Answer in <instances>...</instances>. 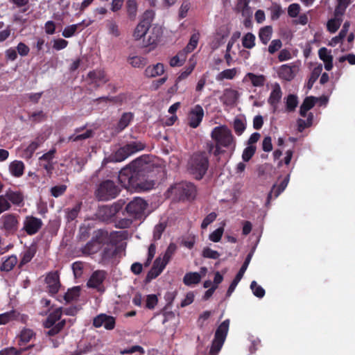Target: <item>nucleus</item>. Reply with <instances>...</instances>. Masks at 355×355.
<instances>
[{
  "instance_id": "nucleus-1",
  "label": "nucleus",
  "mask_w": 355,
  "mask_h": 355,
  "mask_svg": "<svg viewBox=\"0 0 355 355\" xmlns=\"http://www.w3.org/2000/svg\"><path fill=\"white\" fill-rule=\"evenodd\" d=\"M153 168V164L150 162L148 156H140L119 171V182L128 189L137 192L148 191L155 185V182L149 178Z\"/></svg>"
},
{
  "instance_id": "nucleus-2",
  "label": "nucleus",
  "mask_w": 355,
  "mask_h": 355,
  "mask_svg": "<svg viewBox=\"0 0 355 355\" xmlns=\"http://www.w3.org/2000/svg\"><path fill=\"white\" fill-rule=\"evenodd\" d=\"M119 232H109L105 229H98L94 231L91 239L81 248L85 255H92L99 252L104 245H116L117 241L114 237Z\"/></svg>"
},
{
  "instance_id": "nucleus-3",
  "label": "nucleus",
  "mask_w": 355,
  "mask_h": 355,
  "mask_svg": "<svg viewBox=\"0 0 355 355\" xmlns=\"http://www.w3.org/2000/svg\"><path fill=\"white\" fill-rule=\"evenodd\" d=\"M211 137L216 143V148L214 150V155L218 157L225 153L226 148L234 151L236 148V139L230 129L226 125H219L215 127L211 132Z\"/></svg>"
},
{
  "instance_id": "nucleus-4",
  "label": "nucleus",
  "mask_w": 355,
  "mask_h": 355,
  "mask_svg": "<svg viewBox=\"0 0 355 355\" xmlns=\"http://www.w3.org/2000/svg\"><path fill=\"white\" fill-rule=\"evenodd\" d=\"M209 166V157L205 151L194 153L188 162L189 173L198 180L202 179L208 170Z\"/></svg>"
},
{
  "instance_id": "nucleus-5",
  "label": "nucleus",
  "mask_w": 355,
  "mask_h": 355,
  "mask_svg": "<svg viewBox=\"0 0 355 355\" xmlns=\"http://www.w3.org/2000/svg\"><path fill=\"white\" fill-rule=\"evenodd\" d=\"M146 148V144L141 141H135L127 143L120 147L110 156L112 162H121L130 155L143 150Z\"/></svg>"
},
{
  "instance_id": "nucleus-6",
  "label": "nucleus",
  "mask_w": 355,
  "mask_h": 355,
  "mask_svg": "<svg viewBox=\"0 0 355 355\" xmlns=\"http://www.w3.org/2000/svg\"><path fill=\"white\" fill-rule=\"evenodd\" d=\"M120 191V189L114 181L106 180L98 185L95 196L99 201H108L116 198Z\"/></svg>"
},
{
  "instance_id": "nucleus-7",
  "label": "nucleus",
  "mask_w": 355,
  "mask_h": 355,
  "mask_svg": "<svg viewBox=\"0 0 355 355\" xmlns=\"http://www.w3.org/2000/svg\"><path fill=\"white\" fill-rule=\"evenodd\" d=\"M180 200L193 199L196 194V188L191 182H181L171 187L168 190Z\"/></svg>"
},
{
  "instance_id": "nucleus-8",
  "label": "nucleus",
  "mask_w": 355,
  "mask_h": 355,
  "mask_svg": "<svg viewBox=\"0 0 355 355\" xmlns=\"http://www.w3.org/2000/svg\"><path fill=\"white\" fill-rule=\"evenodd\" d=\"M19 216L15 214H6L0 218V229L6 236L15 235L19 228Z\"/></svg>"
},
{
  "instance_id": "nucleus-9",
  "label": "nucleus",
  "mask_w": 355,
  "mask_h": 355,
  "mask_svg": "<svg viewBox=\"0 0 355 355\" xmlns=\"http://www.w3.org/2000/svg\"><path fill=\"white\" fill-rule=\"evenodd\" d=\"M148 203L141 198H135L125 207L128 214L134 219H141L146 217L145 211Z\"/></svg>"
},
{
  "instance_id": "nucleus-10",
  "label": "nucleus",
  "mask_w": 355,
  "mask_h": 355,
  "mask_svg": "<svg viewBox=\"0 0 355 355\" xmlns=\"http://www.w3.org/2000/svg\"><path fill=\"white\" fill-rule=\"evenodd\" d=\"M43 226L41 218L33 215H27L24 217L22 227L20 232L26 233L28 236H33L37 234Z\"/></svg>"
},
{
  "instance_id": "nucleus-11",
  "label": "nucleus",
  "mask_w": 355,
  "mask_h": 355,
  "mask_svg": "<svg viewBox=\"0 0 355 355\" xmlns=\"http://www.w3.org/2000/svg\"><path fill=\"white\" fill-rule=\"evenodd\" d=\"M252 254H253V252H250L246 257L243 265L241 266V268L239 269L238 273L236 274V275L235 276V277L234 278V279L232 280V283L230 284L228 289H227V293H226V296L227 297H230V295H232V293L234 292V291L235 290L236 286L238 285L239 282L241 281V279L243 278V275H244V273L246 271L248 267V265L251 261V259L252 257Z\"/></svg>"
},
{
  "instance_id": "nucleus-12",
  "label": "nucleus",
  "mask_w": 355,
  "mask_h": 355,
  "mask_svg": "<svg viewBox=\"0 0 355 355\" xmlns=\"http://www.w3.org/2000/svg\"><path fill=\"white\" fill-rule=\"evenodd\" d=\"M92 324L96 328H99L103 326L107 330H112L115 327L116 319L112 315H108L105 313H101L93 319Z\"/></svg>"
},
{
  "instance_id": "nucleus-13",
  "label": "nucleus",
  "mask_w": 355,
  "mask_h": 355,
  "mask_svg": "<svg viewBox=\"0 0 355 355\" xmlns=\"http://www.w3.org/2000/svg\"><path fill=\"white\" fill-rule=\"evenodd\" d=\"M204 110L201 105H195L188 115V124L192 128H198L202 121Z\"/></svg>"
},
{
  "instance_id": "nucleus-14",
  "label": "nucleus",
  "mask_w": 355,
  "mask_h": 355,
  "mask_svg": "<svg viewBox=\"0 0 355 355\" xmlns=\"http://www.w3.org/2000/svg\"><path fill=\"white\" fill-rule=\"evenodd\" d=\"M120 251V248L116 245H105L100 254V263L105 265L115 257Z\"/></svg>"
},
{
  "instance_id": "nucleus-15",
  "label": "nucleus",
  "mask_w": 355,
  "mask_h": 355,
  "mask_svg": "<svg viewBox=\"0 0 355 355\" xmlns=\"http://www.w3.org/2000/svg\"><path fill=\"white\" fill-rule=\"evenodd\" d=\"M87 77L91 80L90 83L94 84L96 88L99 87L101 84H105L109 80L105 71L102 69H95L89 71Z\"/></svg>"
},
{
  "instance_id": "nucleus-16",
  "label": "nucleus",
  "mask_w": 355,
  "mask_h": 355,
  "mask_svg": "<svg viewBox=\"0 0 355 355\" xmlns=\"http://www.w3.org/2000/svg\"><path fill=\"white\" fill-rule=\"evenodd\" d=\"M45 282L48 285L49 292L51 295H55L58 292L60 283L58 271L49 272L45 279Z\"/></svg>"
},
{
  "instance_id": "nucleus-17",
  "label": "nucleus",
  "mask_w": 355,
  "mask_h": 355,
  "mask_svg": "<svg viewBox=\"0 0 355 355\" xmlns=\"http://www.w3.org/2000/svg\"><path fill=\"white\" fill-rule=\"evenodd\" d=\"M166 265L167 263H166L160 257L156 258L151 269L147 274V280H151L157 277L164 270Z\"/></svg>"
},
{
  "instance_id": "nucleus-18",
  "label": "nucleus",
  "mask_w": 355,
  "mask_h": 355,
  "mask_svg": "<svg viewBox=\"0 0 355 355\" xmlns=\"http://www.w3.org/2000/svg\"><path fill=\"white\" fill-rule=\"evenodd\" d=\"M282 96V92L280 86L277 84L273 87L272 90L270 94V96L268 99V103L270 105L272 108V112H275L278 107V103H279Z\"/></svg>"
},
{
  "instance_id": "nucleus-19",
  "label": "nucleus",
  "mask_w": 355,
  "mask_h": 355,
  "mask_svg": "<svg viewBox=\"0 0 355 355\" xmlns=\"http://www.w3.org/2000/svg\"><path fill=\"white\" fill-rule=\"evenodd\" d=\"M55 153V149L50 150L40 158V162H44V163L42 164V166L49 175H51L54 169L53 159L54 158Z\"/></svg>"
},
{
  "instance_id": "nucleus-20",
  "label": "nucleus",
  "mask_w": 355,
  "mask_h": 355,
  "mask_svg": "<svg viewBox=\"0 0 355 355\" xmlns=\"http://www.w3.org/2000/svg\"><path fill=\"white\" fill-rule=\"evenodd\" d=\"M6 199L13 205L21 207L24 205V195L20 191L8 190L3 195Z\"/></svg>"
},
{
  "instance_id": "nucleus-21",
  "label": "nucleus",
  "mask_w": 355,
  "mask_h": 355,
  "mask_svg": "<svg viewBox=\"0 0 355 355\" xmlns=\"http://www.w3.org/2000/svg\"><path fill=\"white\" fill-rule=\"evenodd\" d=\"M105 278V271L96 270L93 272L87 282V285L89 288H98L103 284Z\"/></svg>"
},
{
  "instance_id": "nucleus-22",
  "label": "nucleus",
  "mask_w": 355,
  "mask_h": 355,
  "mask_svg": "<svg viewBox=\"0 0 355 355\" xmlns=\"http://www.w3.org/2000/svg\"><path fill=\"white\" fill-rule=\"evenodd\" d=\"M318 55L324 64V69L327 71H330L333 68V56L331 54V51L325 47H322L318 51Z\"/></svg>"
},
{
  "instance_id": "nucleus-23",
  "label": "nucleus",
  "mask_w": 355,
  "mask_h": 355,
  "mask_svg": "<svg viewBox=\"0 0 355 355\" xmlns=\"http://www.w3.org/2000/svg\"><path fill=\"white\" fill-rule=\"evenodd\" d=\"M164 71V64L159 62L156 64L148 66L144 71V75L147 78H155L162 75Z\"/></svg>"
},
{
  "instance_id": "nucleus-24",
  "label": "nucleus",
  "mask_w": 355,
  "mask_h": 355,
  "mask_svg": "<svg viewBox=\"0 0 355 355\" xmlns=\"http://www.w3.org/2000/svg\"><path fill=\"white\" fill-rule=\"evenodd\" d=\"M295 66H290L288 64L282 65L278 71L279 77L286 81L292 80L295 76Z\"/></svg>"
},
{
  "instance_id": "nucleus-25",
  "label": "nucleus",
  "mask_w": 355,
  "mask_h": 355,
  "mask_svg": "<svg viewBox=\"0 0 355 355\" xmlns=\"http://www.w3.org/2000/svg\"><path fill=\"white\" fill-rule=\"evenodd\" d=\"M230 322L229 319L225 320L216 329L214 338L225 343L229 330Z\"/></svg>"
},
{
  "instance_id": "nucleus-26",
  "label": "nucleus",
  "mask_w": 355,
  "mask_h": 355,
  "mask_svg": "<svg viewBox=\"0 0 355 355\" xmlns=\"http://www.w3.org/2000/svg\"><path fill=\"white\" fill-rule=\"evenodd\" d=\"M18 261L16 255H10L2 258V262L0 264V270L3 272H10L17 265Z\"/></svg>"
},
{
  "instance_id": "nucleus-27",
  "label": "nucleus",
  "mask_w": 355,
  "mask_h": 355,
  "mask_svg": "<svg viewBox=\"0 0 355 355\" xmlns=\"http://www.w3.org/2000/svg\"><path fill=\"white\" fill-rule=\"evenodd\" d=\"M250 1V0H237L235 6L236 12L241 13L244 17H250L252 12L249 6Z\"/></svg>"
},
{
  "instance_id": "nucleus-28",
  "label": "nucleus",
  "mask_w": 355,
  "mask_h": 355,
  "mask_svg": "<svg viewBox=\"0 0 355 355\" xmlns=\"http://www.w3.org/2000/svg\"><path fill=\"white\" fill-rule=\"evenodd\" d=\"M318 101V98L314 96H307L306 97L300 108V114L302 117H306L307 115V112L313 108L316 102Z\"/></svg>"
},
{
  "instance_id": "nucleus-29",
  "label": "nucleus",
  "mask_w": 355,
  "mask_h": 355,
  "mask_svg": "<svg viewBox=\"0 0 355 355\" xmlns=\"http://www.w3.org/2000/svg\"><path fill=\"white\" fill-rule=\"evenodd\" d=\"M161 35L162 34L159 28H153L146 40L144 39V45L145 46H152L150 49H154L159 42Z\"/></svg>"
},
{
  "instance_id": "nucleus-30",
  "label": "nucleus",
  "mask_w": 355,
  "mask_h": 355,
  "mask_svg": "<svg viewBox=\"0 0 355 355\" xmlns=\"http://www.w3.org/2000/svg\"><path fill=\"white\" fill-rule=\"evenodd\" d=\"M238 98L237 91L233 89H225L220 98L223 103L227 105H234Z\"/></svg>"
},
{
  "instance_id": "nucleus-31",
  "label": "nucleus",
  "mask_w": 355,
  "mask_h": 355,
  "mask_svg": "<svg viewBox=\"0 0 355 355\" xmlns=\"http://www.w3.org/2000/svg\"><path fill=\"white\" fill-rule=\"evenodd\" d=\"M25 169V165L22 161L15 160L9 165V171L11 175L15 178H19L23 175Z\"/></svg>"
},
{
  "instance_id": "nucleus-32",
  "label": "nucleus",
  "mask_w": 355,
  "mask_h": 355,
  "mask_svg": "<svg viewBox=\"0 0 355 355\" xmlns=\"http://www.w3.org/2000/svg\"><path fill=\"white\" fill-rule=\"evenodd\" d=\"M249 80L254 87H263L265 85L266 78L265 76L260 74L257 75L253 73H248L245 78L244 81Z\"/></svg>"
},
{
  "instance_id": "nucleus-33",
  "label": "nucleus",
  "mask_w": 355,
  "mask_h": 355,
  "mask_svg": "<svg viewBox=\"0 0 355 355\" xmlns=\"http://www.w3.org/2000/svg\"><path fill=\"white\" fill-rule=\"evenodd\" d=\"M62 314V308H58L50 313L44 322V327L50 328L53 327L61 318Z\"/></svg>"
},
{
  "instance_id": "nucleus-34",
  "label": "nucleus",
  "mask_w": 355,
  "mask_h": 355,
  "mask_svg": "<svg viewBox=\"0 0 355 355\" xmlns=\"http://www.w3.org/2000/svg\"><path fill=\"white\" fill-rule=\"evenodd\" d=\"M134 115L132 112H124L116 125L117 132H121L126 128L132 121Z\"/></svg>"
},
{
  "instance_id": "nucleus-35",
  "label": "nucleus",
  "mask_w": 355,
  "mask_h": 355,
  "mask_svg": "<svg viewBox=\"0 0 355 355\" xmlns=\"http://www.w3.org/2000/svg\"><path fill=\"white\" fill-rule=\"evenodd\" d=\"M128 62L135 68H143L148 64V59L139 55H130Z\"/></svg>"
},
{
  "instance_id": "nucleus-36",
  "label": "nucleus",
  "mask_w": 355,
  "mask_h": 355,
  "mask_svg": "<svg viewBox=\"0 0 355 355\" xmlns=\"http://www.w3.org/2000/svg\"><path fill=\"white\" fill-rule=\"evenodd\" d=\"M150 27V26L144 24V22H141L139 21V24H137L133 32V37L135 39V40H139L141 37H144L146 35Z\"/></svg>"
},
{
  "instance_id": "nucleus-37",
  "label": "nucleus",
  "mask_w": 355,
  "mask_h": 355,
  "mask_svg": "<svg viewBox=\"0 0 355 355\" xmlns=\"http://www.w3.org/2000/svg\"><path fill=\"white\" fill-rule=\"evenodd\" d=\"M322 71V66L321 64H318L312 70L310 77L306 83V87L308 89H311L313 87V84L318 80Z\"/></svg>"
},
{
  "instance_id": "nucleus-38",
  "label": "nucleus",
  "mask_w": 355,
  "mask_h": 355,
  "mask_svg": "<svg viewBox=\"0 0 355 355\" xmlns=\"http://www.w3.org/2000/svg\"><path fill=\"white\" fill-rule=\"evenodd\" d=\"M35 336V334L32 329L24 328L19 336V345H22L28 343Z\"/></svg>"
},
{
  "instance_id": "nucleus-39",
  "label": "nucleus",
  "mask_w": 355,
  "mask_h": 355,
  "mask_svg": "<svg viewBox=\"0 0 355 355\" xmlns=\"http://www.w3.org/2000/svg\"><path fill=\"white\" fill-rule=\"evenodd\" d=\"M186 58L187 53H185V51H184L183 50L180 51L177 53V55H175L170 59L169 64L172 67H180L183 65L186 60Z\"/></svg>"
},
{
  "instance_id": "nucleus-40",
  "label": "nucleus",
  "mask_w": 355,
  "mask_h": 355,
  "mask_svg": "<svg viewBox=\"0 0 355 355\" xmlns=\"http://www.w3.org/2000/svg\"><path fill=\"white\" fill-rule=\"evenodd\" d=\"M82 207V202L77 203L72 208L65 209L66 218L68 222L74 220L78 216Z\"/></svg>"
},
{
  "instance_id": "nucleus-41",
  "label": "nucleus",
  "mask_w": 355,
  "mask_h": 355,
  "mask_svg": "<svg viewBox=\"0 0 355 355\" xmlns=\"http://www.w3.org/2000/svg\"><path fill=\"white\" fill-rule=\"evenodd\" d=\"M272 33V28L270 26L261 28L259 32V37L263 44H266L270 40Z\"/></svg>"
},
{
  "instance_id": "nucleus-42",
  "label": "nucleus",
  "mask_w": 355,
  "mask_h": 355,
  "mask_svg": "<svg viewBox=\"0 0 355 355\" xmlns=\"http://www.w3.org/2000/svg\"><path fill=\"white\" fill-rule=\"evenodd\" d=\"M201 277L198 272H187L183 278V282L187 286L197 284L200 282Z\"/></svg>"
},
{
  "instance_id": "nucleus-43",
  "label": "nucleus",
  "mask_w": 355,
  "mask_h": 355,
  "mask_svg": "<svg viewBox=\"0 0 355 355\" xmlns=\"http://www.w3.org/2000/svg\"><path fill=\"white\" fill-rule=\"evenodd\" d=\"M126 10L129 18L134 20L137 12V3L136 0H126Z\"/></svg>"
},
{
  "instance_id": "nucleus-44",
  "label": "nucleus",
  "mask_w": 355,
  "mask_h": 355,
  "mask_svg": "<svg viewBox=\"0 0 355 355\" xmlns=\"http://www.w3.org/2000/svg\"><path fill=\"white\" fill-rule=\"evenodd\" d=\"M200 39V33H195L191 35L189 42L187 46L183 49L184 51L187 54L192 52L197 46Z\"/></svg>"
},
{
  "instance_id": "nucleus-45",
  "label": "nucleus",
  "mask_w": 355,
  "mask_h": 355,
  "mask_svg": "<svg viewBox=\"0 0 355 355\" xmlns=\"http://www.w3.org/2000/svg\"><path fill=\"white\" fill-rule=\"evenodd\" d=\"M298 105L297 96L295 94L288 95L286 101V109L288 112H291L295 110Z\"/></svg>"
},
{
  "instance_id": "nucleus-46",
  "label": "nucleus",
  "mask_w": 355,
  "mask_h": 355,
  "mask_svg": "<svg viewBox=\"0 0 355 355\" xmlns=\"http://www.w3.org/2000/svg\"><path fill=\"white\" fill-rule=\"evenodd\" d=\"M255 40L254 34L248 33L242 38V45L245 49H251L255 46Z\"/></svg>"
},
{
  "instance_id": "nucleus-47",
  "label": "nucleus",
  "mask_w": 355,
  "mask_h": 355,
  "mask_svg": "<svg viewBox=\"0 0 355 355\" xmlns=\"http://www.w3.org/2000/svg\"><path fill=\"white\" fill-rule=\"evenodd\" d=\"M288 183V176L286 177L277 188H275V186L273 187L271 191L269 193L268 196V200H270L272 193H274L275 197L277 198L286 189Z\"/></svg>"
},
{
  "instance_id": "nucleus-48",
  "label": "nucleus",
  "mask_w": 355,
  "mask_h": 355,
  "mask_svg": "<svg viewBox=\"0 0 355 355\" xmlns=\"http://www.w3.org/2000/svg\"><path fill=\"white\" fill-rule=\"evenodd\" d=\"M47 116L42 110L33 112L28 114L29 120L34 123L42 122L46 120Z\"/></svg>"
},
{
  "instance_id": "nucleus-49",
  "label": "nucleus",
  "mask_w": 355,
  "mask_h": 355,
  "mask_svg": "<svg viewBox=\"0 0 355 355\" xmlns=\"http://www.w3.org/2000/svg\"><path fill=\"white\" fill-rule=\"evenodd\" d=\"M349 27V22H347V21L345 22L338 35L334 37L331 40V42L334 44V45L341 42L343 41V40L346 37Z\"/></svg>"
},
{
  "instance_id": "nucleus-50",
  "label": "nucleus",
  "mask_w": 355,
  "mask_h": 355,
  "mask_svg": "<svg viewBox=\"0 0 355 355\" xmlns=\"http://www.w3.org/2000/svg\"><path fill=\"white\" fill-rule=\"evenodd\" d=\"M93 131L92 130H87L84 133L78 135L75 133L69 137V141H78L85 140L92 137Z\"/></svg>"
},
{
  "instance_id": "nucleus-51",
  "label": "nucleus",
  "mask_w": 355,
  "mask_h": 355,
  "mask_svg": "<svg viewBox=\"0 0 355 355\" xmlns=\"http://www.w3.org/2000/svg\"><path fill=\"white\" fill-rule=\"evenodd\" d=\"M269 10L270 11V19L272 21L277 20L283 12L281 6L277 3H272Z\"/></svg>"
},
{
  "instance_id": "nucleus-52",
  "label": "nucleus",
  "mask_w": 355,
  "mask_h": 355,
  "mask_svg": "<svg viewBox=\"0 0 355 355\" xmlns=\"http://www.w3.org/2000/svg\"><path fill=\"white\" fill-rule=\"evenodd\" d=\"M80 26L81 24H76L66 26L62 31V36L66 38H69L72 37L73 35H74L76 32L79 29Z\"/></svg>"
},
{
  "instance_id": "nucleus-53",
  "label": "nucleus",
  "mask_w": 355,
  "mask_h": 355,
  "mask_svg": "<svg viewBox=\"0 0 355 355\" xmlns=\"http://www.w3.org/2000/svg\"><path fill=\"white\" fill-rule=\"evenodd\" d=\"M66 321L65 320H62L58 322L57 324H55L53 327H50L49 330L46 332V334L49 336H54L59 334L61 330L64 328L65 326Z\"/></svg>"
},
{
  "instance_id": "nucleus-54",
  "label": "nucleus",
  "mask_w": 355,
  "mask_h": 355,
  "mask_svg": "<svg viewBox=\"0 0 355 355\" xmlns=\"http://www.w3.org/2000/svg\"><path fill=\"white\" fill-rule=\"evenodd\" d=\"M341 24V20L338 18H333L329 19L327 24V30L331 33H336L340 28Z\"/></svg>"
},
{
  "instance_id": "nucleus-55",
  "label": "nucleus",
  "mask_w": 355,
  "mask_h": 355,
  "mask_svg": "<svg viewBox=\"0 0 355 355\" xmlns=\"http://www.w3.org/2000/svg\"><path fill=\"white\" fill-rule=\"evenodd\" d=\"M80 294V289L78 287L75 286L71 289H69L64 294V298L67 302H71L76 300Z\"/></svg>"
},
{
  "instance_id": "nucleus-56",
  "label": "nucleus",
  "mask_w": 355,
  "mask_h": 355,
  "mask_svg": "<svg viewBox=\"0 0 355 355\" xmlns=\"http://www.w3.org/2000/svg\"><path fill=\"white\" fill-rule=\"evenodd\" d=\"M233 127L235 133L237 135H241L244 130H245V124L243 121L242 119L239 118H236L234 121Z\"/></svg>"
},
{
  "instance_id": "nucleus-57",
  "label": "nucleus",
  "mask_w": 355,
  "mask_h": 355,
  "mask_svg": "<svg viewBox=\"0 0 355 355\" xmlns=\"http://www.w3.org/2000/svg\"><path fill=\"white\" fill-rule=\"evenodd\" d=\"M250 288L253 294L259 298H262L265 295V290L261 286H259L255 281L251 282Z\"/></svg>"
},
{
  "instance_id": "nucleus-58",
  "label": "nucleus",
  "mask_w": 355,
  "mask_h": 355,
  "mask_svg": "<svg viewBox=\"0 0 355 355\" xmlns=\"http://www.w3.org/2000/svg\"><path fill=\"white\" fill-rule=\"evenodd\" d=\"M236 74V71L235 68L233 69H228L223 70L222 72H220L218 76V80H223V79H233Z\"/></svg>"
},
{
  "instance_id": "nucleus-59",
  "label": "nucleus",
  "mask_w": 355,
  "mask_h": 355,
  "mask_svg": "<svg viewBox=\"0 0 355 355\" xmlns=\"http://www.w3.org/2000/svg\"><path fill=\"white\" fill-rule=\"evenodd\" d=\"M166 225L164 223H159L156 225L153 230V240L157 241L161 239L162 233L164 232Z\"/></svg>"
},
{
  "instance_id": "nucleus-60",
  "label": "nucleus",
  "mask_w": 355,
  "mask_h": 355,
  "mask_svg": "<svg viewBox=\"0 0 355 355\" xmlns=\"http://www.w3.org/2000/svg\"><path fill=\"white\" fill-rule=\"evenodd\" d=\"M255 146H248L246 147L242 154V159L244 162H248L254 155L256 152Z\"/></svg>"
},
{
  "instance_id": "nucleus-61",
  "label": "nucleus",
  "mask_w": 355,
  "mask_h": 355,
  "mask_svg": "<svg viewBox=\"0 0 355 355\" xmlns=\"http://www.w3.org/2000/svg\"><path fill=\"white\" fill-rule=\"evenodd\" d=\"M202 256L204 258L217 259L219 258L220 254L218 252L206 247L202 250Z\"/></svg>"
},
{
  "instance_id": "nucleus-62",
  "label": "nucleus",
  "mask_w": 355,
  "mask_h": 355,
  "mask_svg": "<svg viewBox=\"0 0 355 355\" xmlns=\"http://www.w3.org/2000/svg\"><path fill=\"white\" fill-rule=\"evenodd\" d=\"M224 344V342L222 340H216L214 338L211 348L209 349V354L210 355H217L219 352L220 351L223 345Z\"/></svg>"
},
{
  "instance_id": "nucleus-63",
  "label": "nucleus",
  "mask_w": 355,
  "mask_h": 355,
  "mask_svg": "<svg viewBox=\"0 0 355 355\" xmlns=\"http://www.w3.org/2000/svg\"><path fill=\"white\" fill-rule=\"evenodd\" d=\"M67 188L65 184L54 186L51 189V194L55 198H58L65 193Z\"/></svg>"
},
{
  "instance_id": "nucleus-64",
  "label": "nucleus",
  "mask_w": 355,
  "mask_h": 355,
  "mask_svg": "<svg viewBox=\"0 0 355 355\" xmlns=\"http://www.w3.org/2000/svg\"><path fill=\"white\" fill-rule=\"evenodd\" d=\"M35 252H33L31 249H28L26 251H25L21 255L19 267H21L24 265L30 262L31 259L33 258Z\"/></svg>"
}]
</instances>
